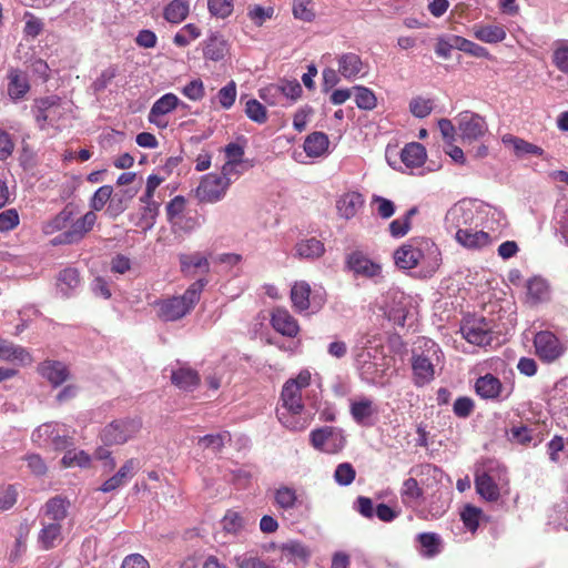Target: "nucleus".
Here are the masks:
<instances>
[{"label":"nucleus","instance_id":"obj_1","mask_svg":"<svg viewBox=\"0 0 568 568\" xmlns=\"http://www.w3.org/2000/svg\"><path fill=\"white\" fill-rule=\"evenodd\" d=\"M311 384V373L302 371L295 378L285 382L281 393L282 408L277 409V418L281 424L291 430H303L307 423L300 417L304 409L302 390Z\"/></svg>","mask_w":568,"mask_h":568},{"label":"nucleus","instance_id":"obj_2","mask_svg":"<svg viewBox=\"0 0 568 568\" xmlns=\"http://www.w3.org/2000/svg\"><path fill=\"white\" fill-rule=\"evenodd\" d=\"M206 284V280L200 278L192 283L182 295L156 301L159 318L164 322H174L187 315L200 301L201 293Z\"/></svg>","mask_w":568,"mask_h":568},{"label":"nucleus","instance_id":"obj_3","mask_svg":"<svg viewBox=\"0 0 568 568\" xmlns=\"http://www.w3.org/2000/svg\"><path fill=\"white\" fill-rule=\"evenodd\" d=\"M356 368L361 378L369 384L382 383L388 368L386 357L377 349H363L356 356Z\"/></svg>","mask_w":568,"mask_h":568},{"label":"nucleus","instance_id":"obj_4","mask_svg":"<svg viewBox=\"0 0 568 568\" xmlns=\"http://www.w3.org/2000/svg\"><path fill=\"white\" fill-rule=\"evenodd\" d=\"M32 440L39 446H52L63 450L73 445V439L63 424L45 423L32 433Z\"/></svg>","mask_w":568,"mask_h":568},{"label":"nucleus","instance_id":"obj_5","mask_svg":"<svg viewBox=\"0 0 568 568\" xmlns=\"http://www.w3.org/2000/svg\"><path fill=\"white\" fill-rule=\"evenodd\" d=\"M32 112L38 126L44 130L47 126H54L64 114L61 99L55 95L37 99Z\"/></svg>","mask_w":568,"mask_h":568},{"label":"nucleus","instance_id":"obj_6","mask_svg":"<svg viewBox=\"0 0 568 568\" xmlns=\"http://www.w3.org/2000/svg\"><path fill=\"white\" fill-rule=\"evenodd\" d=\"M141 428L138 418L116 419L106 425L101 432V440L104 445H122L133 438Z\"/></svg>","mask_w":568,"mask_h":568},{"label":"nucleus","instance_id":"obj_7","mask_svg":"<svg viewBox=\"0 0 568 568\" xmlns=\"http://www.w3.org/2000/svg\"><path fill=\"white\" fill-rule=\"evenodd\" d=\"M425 346L427 347V354H414L412 358V369L414 383L416 386H424L430 383L435 377V365L433 363V357H437L439 347L433 341L425 342Z\"/></svg>","mask_w":568,"mask_h":568},{"label":"nucleus","instance_id":"obj_8","mask_svg":"<svg viewBox=\"0 0 568 568\" xmlns=\"http://www.w3.org/2000/svg\"><path fill=\"white\" fill-rule=\"evenodd\" d=\"M463 337L477 346L490 345L493 341V326L485 317H466L460 325Z\"/></svg>","mask_w":568,"mask_h":568},{"label":"nucleus","instance_id":"obj_9","mask_svg":"<svg viewBox=\"0 0 568 568\" xmlns=\"http://www.w3.org/2000/svg\"><path fill=\"white\" fill-rule=\"evenodd\" d=\"M230 181L227 178H219L217 173L204 175L195 190V196L200 202L216 203L224 199Z\"/></svg>","mask_w":568,"mask_h":568},{"label":"nucleus","instance_id":"obj_10","mask_svg":"<svg viewBox=\"0 0 568 568\" xmlns=\"http://www.w3.org/2000/svg\"><path fill=\"white\" fill-rule=\"evenodd\" d=\"M310 439L314 448L326 454H336L345 446L342 430L329 426L312 430Z\"/></svg>","mask_w":568,"mask_h":568},{"label":"nucleus","instance_id":"obj_11","mask_svg":"<svg viewBox=\"0 0 568 568\" xmlns=\"http://www.w3.org/2000/svg\"><path fill=\"white\" fill-rule=\"evenodd\" d=\"M534 345L538 357L546 363L558 359L566 349L558 337L549 331L537 333L534 338Z\"/></svg>","mask_w":568,"mask_h":568},{"label":"nucleus","instance_id":"obj_12","mask_svg":"<svg viewBox=\"0 0 568 568\" xmlns=\"http://www.w3.org/2000/svg\"><path fill=\"white\" fill-rule=\"evenodd\" d=\"M497 480L500 476L489 468H477L475 473V487L480 497L488 501H496L500 496Z\"/></svg>","mask_w":568,"mask_h":568},{"label":"nucleus","instance_id":"obj_13","mask_svg":"<svg viewBox=\"0 0 568 568\" xmlns=\"http://www.w3.org/2000/svg\"><path fill=\"white\" fill-rule=\"evenodd\" d=\"M475 212L473 207L465 203L454 204L445 215V227L447 231L457 233L458 230H465L473 225Z\"/></svg>","mask_w":568,"mask_h":568},{"label":"nucleus","instance_id":"obj_14","mask_svg":"<svg viewBox=\"0 0 568 568\" xmlns=\"http://www.w3.org/2000/svg\"><path fill=\"white\" fill-rule=\"evenodd\" d=\"M183 104L174 93H165L159 98L150 109L148 120L159 129H165L169 122L165 115Z\"/></svg>","mask_w":568,"mask_h":568},{"label":"nucleus","instance_id":"obj_15","mask_svg":"<svg viewBox=\"0 0 568 568\" xmlns=\"http://www.w3.org/2000/svg\"><path fill=\"white\" fill-rule=\"evenodd\" d=\"M458 129L463 140L474 141L486 133L487 124L479 114L464 111L458 115Z\"/></svg>","mask_w":568,"mask_h":568},{"label":"nucleus","instance_id":"obj_16","mask_svg":"<svg viewBox=\"0 0 568 568\" xmlns=\"http://www.w3.org/2000/svg\"><path fill=\"white\" fill-rule=\"evenodd\" d=\"M346 265L354 275L366 278H375L382 273V266L359 251L348 254Z\"/></svg>","mask_w":568,"mask_h":568},{"label":"nucleus","instance_id":"obj_17","mask_svg":"<svg viewBox=\"0 0 568 568\" xmlns=\"http://www.w3.org/2000/svg\"><path fill=\"white\" fill-rule=\"evenodd\" d=\"M349 413L354 422L361 426H373L374 417L378 413L373 399L366 396L351 400Z\"/></svg>","mask_w":568,"mask_h":568},{"label":"nucleus","instance_id":"obj_18","mask_svg":"<svg viewBox=\"0 0 568 568\" xmlns=\"http://www.w3.org/2000/svg\"><path fill=\"white\" fill-rule=\"evenodd\" d=\"M7 94L14 103L23 100L30 91L28 74L17 68H10L7 73Z\"/></svg>","mask_w":568,"mask_h":568},{"label":"nucleus","instance_id":"obj_19","mask_svg":"<svg viewBox=\"0 0 568 568\" xmlns=\"http://www.w3.org/2000/svg\"><path fill=\"white\" fill-rule=\"evenodd\" d=\"M338 73L346 80H355L367 73L368 67L361 57L354 52L343 53L337 57Z\"/></svg>","mask_w":568,"mask_h":568},{"label":"nucleus","instance_id":"obj_20","mask_svg":"<svg viewBox=\"0 0 568 568\" xmlns=\"http://www.w3.org/2000/svg\"><path fill=\"white\" fill-rule=\"evenodd\" d=\"M419 241L412 240L399 246L394 253L395 264L402 270H410L416 267L424 254L418 246Z\"/></svg>","mask_w":568,"mask_h":568},{"label":"nucleus","instance_id":"obj_21","mask_svg":"<svg viewBox=\"0 0 568 568\" xmlns=\"http://www.w3.org/2000/svg\"><path fill=\"white\" fill-rule=\"evenodd\" d=\"M139 469V462L134 458L128 459L120 469L109 479H106L100 490L111 493L126 485Z\"/></svg>","mask_w":568,"mask_h":568},{"label":"nucleus","instance_id":"obj_22","mask_svg":"<svg viewBox=\"0 0 568 568\" xmlns=\"http://www.w3.org/2000/svg\"><path fill=\"white\" fill-rule=\"evenodd\" d=\"M476 393L484 399H504L509 396V392L504 394V386L499 378L493 374L480 376L475 384Z\"/></svg>","mask_w":568,"mask_h":568},{"label":"nucleus","instance_id":"obj_23","mask_svg":"<svg viewBox=\"0 0 568 568\" xmlns=\"http://www.w3.org/2000/svg\"><path fill=\"white\" fill-rule=\"evenodd\" d=\"M271 324L280 334L295 337L300 332L297 321L285 308L277 307L272 312Z\"/></svg>","mask_w":568,"mask_h":568},{"label":"nucleus","instance_id":"obj_24","mask_svg":"<svg viewBox=\"0 0 568 568\" xmlns=\"http://www.w3.org/2000/svg\"><path fill=\"white\" fill-rule=\"evenodd\" d=\"M392 304L387 305L386 314L395 325L404 326L409 314V298L403 292L390 294Z\"/></svg>","mask_w":568,"mask_h":568},{"label":"nucleus","instance_id":"obj_25","mask_svg":"<svg viewBox=\"0 0 568 568\" xmlns=\"http://www.w3.org/2000/svg\"><path fill=\"white\" fill-rule=\"evenodd\" d=\"M455 240L458 244L469 250H479L491 243V237L487 232L474 231L471 226L458 230L455 233Z\"/></svg>","mask_w":568,"mask_h":568},{"label":"nucleus","instance_id":"obj_26","mask_svg":"<svg viewBox=\"0 0 568 568\" xmlns=\"http://www.w3.org/2000/svg\"><path fill=\"white\" fill-rule=\"evenodd\" d=\"M303 504L297 490L290 486H280L274 493V505L283 513H291Z\"/></svg>","mask_w":568,"mask_h":568},{"label":"nucleus","instance_id":"obj_27","mask_svg":"<svg viewBox=\"0 0 568 568\" xmlns=\"http://www.w3.org/2000/svg\"><path fill=\"white\" fill-rule=\"evenodd\" d=\"M182 273L185 275H195L197 272L209 273L210 263L200 252L192 254H181L179 256Z\"/></svg>","mask_w":568,"mask_h":568},{"label":"nucleus","instance_id":"obj_28","mask_svg":"<svg viewBox=\"0 0 568 568\" xmlns=\"http://www.w3.org/2000/svg\"><path fill=\"white\" fill-rule=\"evenodd\" d=\"M364 199L358 192H347L336 202V209L341 217L349 220L354 217L357 211L363 206Z\"/></svg>","mask_w":568,"mask_h":568},{"label":"nucleus","instance_id":"obj_29","mask_svg":"<svg viewBox=\"0 0 568 568\" xmlns=\"http://www.w3.org/2000/svg\"><path fill=\"white\" fill-rule=\"evenodd\" d=\"M42 528L38 535V542L43 550L54 548L61 540V524L48 523L45 519L42 520Z\"/></svg>","mask_w":568,"mask_h":568},{"label":"nucleus","instance_id":"obj_30","mask_svg":"<svg viewBox=\"0 0 568 568\" xmlns=\"http://www.w3.org/2000/svg\"><path fill=\"white\" fill-rule=\"evenodd\" d=\"M418 551L425 558H434L443 551V539L436 532H420L416 536Z\"/></svg>","mask_w":568,"mask_h":568},{"label":"nucleus","instance_id":"obj_31","mask_svg":"<svg viewBox=\"0 0 568 568\" xmlns=\"http://www.w3.org/2000/svg\"><path fill=\"white\" fill-rule=\"evenodd\" d=\"M97 214L93 211H89L81 217L71 221V224L67 230L71 240L79 243L93 229L97 223Z\"/></svg>","mask_w":568,"mask_h":568},{"label":"nucleus","instance_id":"obj_32","mask_svg":"<svg viewBox=\"0 0 568 568\" xmlns=\"http://www.w3.org/2000/svg\"><path fill=\"white\" fill-rule=\"evenodd\" d=\"M0 357L3 361L28 365L32 362L29 352L20 346L8 341H0Z\"/></svg>","mask_w":568,"mask_h":568},{"label":"nucleus","instance_id":"obj_33","mask_svg":"<svg viewBox=\"0 0 568 568\" xmlns=\"http://www.w3.org/2000/svg\"><path fill=\"white\" fill-rule=\"evenodd\" d=\"M81 280L77 268L67 267L57 277V288L64 297H69L80 286Z\"/></svg>","mask_w":568,"mask_h":568},{"label":"nucleus","instance_id":"obj_34","mask_svg":"<svg viewBox=\"0 0 568 568\" xmlns=\"http://www.w3.org/2000/svg\"><path fill=\"white\" fill-rule=\"evenodd\" d=\"M399 155L406 168L415 169L425 163L426 150L420 143L412 142L405 145Z\"/></svg>","mask_w":568,"mask_h":568},{"label":"nucleus","instance_id":"obj_35","mask_svg":"<svg viewBox=\"0 0 568 568\" xmlns=\"http://www.w3.org/2000/svg\"><path fill=\"white\" fill-rule=\"evenodd\" d=\"M138 192L139 189L135 186H129L116 192L109 203L108 213L112 217H116L118 215L123 213L128 209L131 200L138 194Z\"/></svg>","mask_w":568,"mask_h":568},{"label":"nucleus","instance_id":"obj_36","mask_svg":"<svg viewBox=\"0 0 568 568\" xmlns=\"http://www.w3.org/2000/svg\"><path fill=\"white\" fill-rule=\"evenodd\" d=\"M40 373L54 386L64 383L69 377L68 367L57 361H45L40 366Z\"/></svg>","mask_w":568,"mask_h":568},{"label":"nucleus","instance_id":"obj_37","mask_svg":"<svg viewBox=\"0 0 568 568\" xmlns=\"http://www.w3.org/2000/svg\"><path fill=\"white\" fill-rule=\"evenodd\" d=\"M474 37L486 43H498L506 38V31L498 24H476L473 27Z\"/></svg>","mask_w":568,"mask_h":568},{"label":"nucleus","instance_id":"obj_38","mask_svg":"<svg viewBox=\"0 0 568 568\" xmlns=\"http://www.w3.org/2000/svg\"><path fill=\"white\" fill-rule=\"evenodd\" d=\"M69 501L60 496L49 499L44 505V518L48 523H59L68 515Z\"/></svg>","mask_w":568,"mask_h":568},{"label":"nucleus","instance_id":"obj_39","mask_svg":"<svg viewBox=\"0 0 568 568\" xmlns=\"http://www.w3.org/2000/svg\"><path fill=\"white\" fill-rule=\"evenodd\" d=\"M159 203H146V205L141 206L140 213L136 215H131V221L135 226L146 232L154 226L156 216L159 214Z\"/></svg>","mask_w":568,"mask_h":568},{"label":"nucleus","instance_id":"obj_40","mask_svg":"<svg viewBox=\"0 0 568 568\" xmlns=\"http://www.w3.org/2000/svg\"><path fill=\"white\" fill-rule=\"evenodd\" d=\"M324 251V244L315 237L301 240L295 245V256L298 258L315 260L321 257Z\"/></svg>","mask_w":568,"mask_h":568},{"label":"nucleus","instance_id":"obj_41","mask_svg":"<svg viewBox=\"0 0 568 568\" xmlns=\"http://www.w3.org/2000/svg\"><path fill=\"white\" fill-rule=\"evenodd\" d=\"M293 306L298 312H305L311 307V286L305 281L295 282L291 290Z\"/></svg>","mask_w":568,"mask_h":568},{"label":"nucleus","instance_id":"obj_42","mask_svg":"<svg viewBox=\"0 0 568 568\" xmlns=\"http://www.w3.org/2000/svg\"><path fill=\"white\" fill-rule=\"evenodd\" d=\"M328 136L323 132H313L304 141V151L311 158L322 156L328 149Z\"/></svg>","mask_w":568,"mask_h":568},{"label":"nucleus","instance_id":"obj_43","mask_svg":"<svg viewBox=\"0 0 568 568\" xmlns=\"http://www.w3.org/2000/svg\"><path fill=\"white\" fill-rule=\"evenodd\" d=\"M171 381L181 389L193 390L200 383V376L192 368L181 367L172 372Z\"/></svg>","mask_w":568,"mask_h":568},{"label":"nucleus","instance_id":"obj_44","mask_svg":"<svg viewBox=\"0 0 568 568\" xmlns=\"http://www.w3.org/2000/svg\"><path fill=\"white\" fill-rule=\"evenodd\" d=\"M190 12V4L186 0H172L163 10L164 19L173 24L184 21Z\"/></svg>","mask_w":568,"mask_h":568},{"label":"nucleus","instance_id":"obj_45","mask_svg":"<svg viewBox=\"0 0 568 568\" xmlns=\"http://www.w3.org/2000/svg\"><path fill=\"white\" fill-rule=\"evenodd\" d=\"M227 53V42L220 34H212L204 47L203 54L204 58L210 59L212 61L222 60Z\"/></svg>","mask_w":568,"mask_h":568},{"label":"nucleus","instance_id":"obj_46","mask_svg":"<svg viewBox=\"0 0 568 568\" xmlns=\"http://www.w3.org/2000/svg\"><path fill=\"white\" fill-rule=\"evenodd\" d=\"M501 141L505 145L511 146L515 154L518 156H523L525 154L542 155L544 153L541 148L511 134L504 135Z\"/></svg>","mask_w":568,"mask_h":568},{"label":"nucleus","instance_id":"obj_47","mask_svg":"<svg viewBox=\"0 0 568 568\" xmlns=\"http://www.w3.org/2000/svg\"><path fill=\"white\" fill-rule=\"evenodd\" d=\"M73 219V211L69 207H64L53 219L45 222L42 226V231L47 235H51L55 232L65 229Z\"/></svg>","mask_w":568,"mask_h":568},{"label":"nucleus","instance_id":"obj_48","mask_svg":"<svg viewBox=\"0 0 568 568\" xmlns=\"http://www.w3.org/2000/svg\"><path fill=\"white\" fill-rule=\"evenodd\" d=\"M225 532L237 536L245 529V518L235 510H227L221 520Z\"/></svg>","mask_w":568,"mask_h":568},{"label":"nucleus","instance_id":"obj_49","mask_svg":"<svg viewBox=\"0 0 568 568\" xmlns=\"http://www.w3.org/2000/svg\"><path fill=\"white\" fill-rule=\"evenodd\" d=\"M548 297V284L541 277H534L527 282V298L529 303L537 304Z\"/></svg>","mask_w":568,"mask_h":568},{"label":"nucleus","instance_id":"obj_50","mask_svg":"<svg viewBox=\"0 0 568 568\" xmlns=\"http://www.w3.org/2000/svg\"><path fill=\"white\" fill-rule=\"evenodd\" d=\"M400 497L404 505L412 506L423 497V489L419 487L418 481L409 477L404 480L400 488Z\"/></svg>","mask_w":568,"mask_h":568},{"label":"nucleus","instance_id":"obj_51","mask_svg":"<svg viewBox=\"0 0 568 568\" xmlns=\"http://www.w3.org/2000/svg\"><path fill=\"white\" fill-rule=\"evenodd\" d=\"M416 206L410 207L403 217L396 219L389 224L390 235L394 237H403L410 230V220L417 214Z\"/></svg>","mask_w":568,"mask_h":568},{"label":"nucleus","instance_id":"obj_52","mask_svg":"<svg viewBox=\"0 0 568 568\" xmlns=\"http://www.w3.org/2000/svg\"><path fill=\"white\" fill-rule=\"evenodd\" d=\"M281 551L288 560H305L310 556L307 548L296 540L284 542L281 546Z\"/></svg>","mask_w":568,"mask_h":568},{"label":"nucleus","instance_id":"obj_53","mask_svg":"<svg viewBox=\"0 0 568 568\" xmlns=\"http://www.w3.org/2000/svg\"><path fill=\"white\" fill-rule=\"evenodd\" d=\"M231 440V435L229 432H222L219 434H209L202 437H199L197 444L203 448H210L213 452H220L225 443Z\"/></svg>","mask_w":568,"mask_h":568},{"label":"nucleus","instance_id":"obj_54","mask_svg":"<svg viewBox=\"0 0 568 568\" xmlns=\"http://www.w3.org/2000/svg\"><path fill=\"white\" fill-rule=\"evenodd\" d=\"M292 12L295 19L312 22L315 19L313 0H293Z\"/></svg>","mask_w":568,"mask_h":568},{"label":"nucleus","instance_id":"obj_55","mask_svg":"<svg viewBox=\"0 0 568 568\" xmlns=\"http://www.w3.org/2000/svg\"><path fill=\"white\" fill-rule=\"evenodd\" d=\"M61 462L64 467L87 468L90 466L91 457L84 450L69 449Z\"/></svg>","mask_w":568,"mask_h":568},{"label":"nucleus","instance_id":"obj_56","mask_svg":"<svg viewBox=\"0 0 568 568\" xmlns=\"http://www.w3.org/2000/svg\"><path fill=\"white\" fill-rule=\"evenodd\" d=\"M207 9L212 17L226 19L234 10V2L233 0H207Z\"/></svg>","mask_w":568,"mask_h":568},{"label":"nucleus","instance_id":"obj_57","mask_svg":"<svg viewBox=\"0 0 568 568\" xmlns=\"http://www.w3.org/2000/svg\"><path fill=\"white\" fill-rule=\"evenodd\" d=\"M201 36V30L193 23L185 24L180 31H178L173 38V42L178 47H186L193 40Z\"/></svg>","mask_w":568,"mask_h":568},{"label":"nucleus","instance_id":"obj_58","mask_svg":"<svg viewBox=\"0 0 568 568\" xmlns=\"http://www.w3.org/2000/svg\"><path fill=\"white\" fill-rule=\"evenodd\" d=\"M434 109V102L430 99L423 97H415L409 102L410 113L419 119L426 118L432 113Z\"/></svg>","mask_w":568,"mask_h":568},{"label":"nucleus","instance_id":"obj_59","mask_svg":"<svg viewBox=\"0 0 568 568\" xmlns=\"http://www.w3.org/2000/svg\"><path fill=\"white\" fill-rule=\"evenodd\" d=\"M274 16L273 7H262L260 4L250 6L247 8V17L248 19L257 27L263 26V23L272 19Z\"/></svg>","mask_w":568,"mask_h":568},{"label":"nucleus","instance_id":"obj_60","mask_svg":"<svg viewBox=\"0 0 568 568\" xmlns=\"http://www.w3.org/2000/svg\"><path fill=\"white\" fill-rule=\"evenodd\" d=\"M456 49L476 58L489 57V52L486 48L458 36L456 37Z\"/></svg>","mask_w":568,"mask_h":568},{"label":"nucleus","instance_id":"obj_61","mask_svg":"<svg viewBox=\"0 0 568 568\" xmlns=\"http://www.w3.org/2000/svg\"><path fill=\"white\" fill-rule=\"evenodd\" d=\"M356 477V470L349 463H342L337 465L334 471V480L339 486L351 485Z\"/></svg>","mask_w":568,"mask_h":568},{"label":"nucleus","instance_id":"obj_62","mask_svg":"<svg viewBox=\"0 0 568 568\" xmlns=\"http://www.w3.org/2000/svg\"><path fill=\"white\" fill-rule=\"evenodd\" d=\"M355 103L363 110H373L376 106V97L374 92L365 87H355Z\"/></svg>","mask_w":568,"mask_h":568},{"label":"nucleus","instance_id":"obj_63","mask_svg":"<svg viewBox=\"0 0 568 568\" xmlns=\"http://www.w3.org/2000/svg\"><path fill=\"white\" fill-rule=\"evenodd\" d=\"M275 87H277L281 97L286 98L292 102L296 101L303 91L301 84L296 80H283L275 84Z\"/></svg>","mask_w":568,"mask_h":568},{"label":"nucleus","instance_id":"obj_64","mask_svg":"<svg viewBox=\"0 0 568 568\" xmlns=\"http://www.w3.org/2000/svg\"><path fill=\"white\" fill-rule=\"evenodd\" d=\"M113 193V187L111 185H102L100 186L93 194L90 201V206L92 211H101L104 205L111 201Z\"/></svg>","mask_w":568,"mask_h":568}]
</instances>
